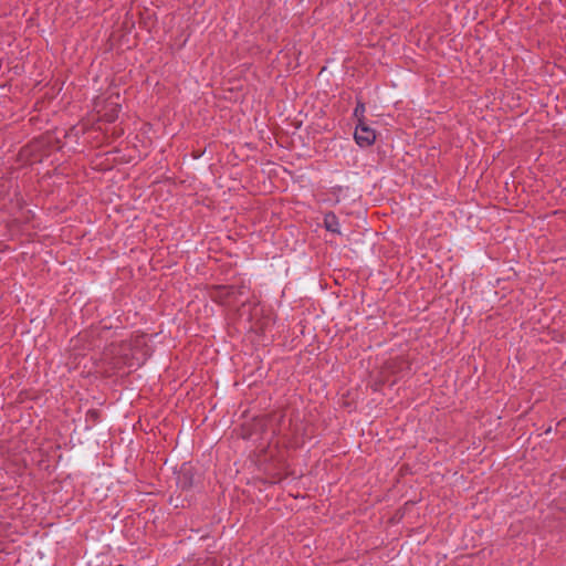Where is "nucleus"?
<instances>
[{
	"mask_svg": "<svg viewBox=\"0 0 566 566\" xmlns=\"http://www.w3.org/2000/svg\"><path fill=\"white\" fill-rule=\"evenodd\" d=\"M262 312L258 304L252 305L245 302L238 310L240 318L245 317V321L250 323L249 329L255 333H263L271 322L269 317H262Z\"/></svg>",
	"mask_w": 566,
	"mask_h": 566,
	"instance_id": "nucleus-2",
	"label": "nucleus"
},
{
	"mask_svg": "<svg viewBox=\"0 0 566 566\" xmlns=\"http://www.w3.org/2000/svg\"><path fill=\"white\" fill-rule=\"evenodd\" d=\"M324 224H325L326 230L334 232V233H340L338 219L335 216V213H333V212L326 213L325 218H324Z\"/></svg>",
	"mask_w": 566,
	"mask_h": 566,
	"instance_id": "nucleus-6",
	"label": "nucleus"
},
{
	"mask_svg": "<svg viewBox=\"0 0 566 566\" xmlns=\"http://www.w3.org/2000/svg\"><path fill=\"white\" fill-rule=\"evenodd\" d=\"M391 364H392V363H387V364H386V368H388V369H389V368H391Z\"/></svg>",
	"mask_w": 566,
	"mask_h": 566,
	"instance_id": "nucleus-8",
	"label": "nucleus"
},
{
	"mask_svg": "<svg viewBox=\"0 0 566 566\" xmlns=\"http://www.w3.org/2000/svg\"><path fill=\"white\" fill-rule=\"evenodd\" d=\"M376 139L375 130L369 128L363 119L356 126L355 140L359 146H370Z\"/></svg>",
	"mask_w": 566,
	"mask_h": 566,
	"instance_id": "nucleus-5",
	"label": "nucleus"
},
{
	"mask_svg": "<svg viewBox=\"0 0 566 566\" xmlns=\"http://www.w3.org/2000/svg\"><path fill=\"white\" fill-rule=\"evenodd\" d=\"M119 94H112L102 102L95 103L98 119L113 123L117 119L122 105Z\"/></svg>",
	"mask_w": 566,
	"mask_h": 566,
	"instance_id": "nucleus-4",
	"label": "nucleus"
},
{
	"mask_svg": "<svg viewBox=\"0 0 566 566\" xmlns=\"http://www.w3.org/2000/svg\"><path fill=\"white\" fill-rule=\"evenodd\" d=\"M245 285L238 287L226 285H213L209 289V295L212 301L222 305H232L239 302V297L244 294Z\"/></svg>",
	"mask_w": 566,
	"mask_h": 566,
	"instance_id": "nucleus-3",
	"label": "nucleus"
},
{
	"mask_svg": "<svg viewBox=\"0 0 566 566\" xmlns=\"http://www.w3.org/2000/svg\"><path fill=\"white\" fill-rule=\"evenodd\" d=\"M364 113H365V105H364V103L358 102L357 106H356V108L354 111V115H355V117L357 118L358 122H359V119L364 120Z\"/></svg>",
	"mask_w": 566,
	"mask_h": 566,
	"instance_id": "nucleus-7",
	"label": "nucleus"
},
{
	"mask_svg": "<svg viewBox=\"0 0 566 566\" xmlns=\"http://www.w3.org/2000/svg\"><path fill=\"white\" fill-rule=\"evenodd\" d=\"M143 346V338H137L134 344L126 342L111 344L104 349L102 360L114 369H120L124 366H140L146 360L147 355Z\"/></svg>",
	"mask_w": 566,
	"mask_h": 566,
	"instance_id": "nucleus-1",
	"label": "nucleus"
}]
</instances>
